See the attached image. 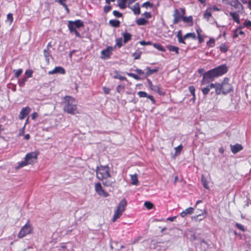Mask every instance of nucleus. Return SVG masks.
<instances>
[{
  "label": "nucleus",
  "mask_w": 251,
  "mask_h": 251,
  "mask_svg": "<svg viewBox=\"0 0 251 251\" xmlns=\"http://www.w3.org/2000/svg\"><path fill=\"white\" fill-rule=\"evenodd\" d=\"M173 16L174 17V20H173V24H176L178 23L181 20H182L183 16H182V15H181V13L179 12V10L178 9H176L174 10V14L173 15Z\"/></svg>",
  "instance_id": "11"
},
{
  "label": "nucleus",
  "mask_w": 251,
  "mask_h": 251,
  "mask_svg": "<svg viewBox=\"0 0 251 251\" xmlns=\"http://www.w3.org/2000/svg\"><path fill=\"white\" fill-rule=\"evenodd\" d=\"M124 89V86H122V85H119L117 87L116 90H117V92L120 93L121 92V90H123Z\"/></svg>",
  "instance_id": "59"
},
{
  "label": "nucleus",
  "mask_w": 251,
  "mask_h": 251,
  "mask_svg": "<svg viewBox=\"0 0 251 251\" xmlns=\"http://www.w3.org/2000/svg\"><path fill=\"white\" fill-rule=\"evenodd\" d=\"M113 15L116 17H122V14L121 13H120V12L117 11V10H114L113 11Z\"/></svg>",
  "instance_id": "52"
},
{
  "label": "nucleus",
  "mask_w": 251,
  "mask_h": 251,
  "mask_svg": "<svg viewBox=\"0 0 251 251\" xmlns=\"http://www.w3.org/2000/svg\"><path fill=\"white\" fill-rule=\"evenodd\" d=\"M62 102L65 112L71 114H75L77 112V102L73 97L66 96Z\"/></svg>",
  "instance_id": "3"
},
{
  "label": "nucleus",
  "mask_w": 251,
  "mask_h": 251,
  "mask_svg": "<svg viewBox=\"0 0 251 251\" xmlns=\"http://www.w3.org/2000/svg\"><path fill=\"white\" fill-rule=\"evenodd\" d=\"M140 44L143 46L151 45V42H146L145 41H142L139 42Z\"/></svg>",
  "instance_id": "58"
},
{
  "label": "nucleus",
  "mask_w": 251,
  "mask_h": 251,
  "mask_svg": "<svg viewBox=\"0 0 251 251\" xmlns=\"http://www.w3.org/2000/svg\"><path fill=\"white\" fill-rule=\"evenodd\" d=\"M228 4L234 7L238 13H242L243 6L238 0H228Z\"/></svg>",
  "instance_id": "8"
},
{
  "label": "nucleus",
  "mask_w": 251,
  "mask_h": 251,
  "mask_svg": "<svg viewBox=\"0 0 251 251\" xmlns=\"http://www.w3.org/2000/svg\"><path fill=\"white\" fill-rule=\"evenodd\" d=\"M15 72V76L16 77H19L22 73V69H19L17 70H14Z\"/></svg>",
  "instance_id": "51"
},
{
  "label": "nucleus",
  "mask_w": 251,
  "mask_h": 251,
  "mask_svg": "<svg viewBox=\"0 0 251 251\" xmlns=\"http://www.w3.org/2000/svg\"><path fill=\"white\" fill-rule=\"evenodd\" d=\"M143 16H144L146 18L150 19L151 17V14L150 12H145L143 14Z\"/></svg>",
  "instance_id": "54"
},
{
  "label": "nucleus",
  "mask_w": 251,
  "mask_h": 251,
  "mask_svg": "<svg viewBox=\"0 0 251 251\" xmlns=\"http://www.w3.org/2000/svg\"><path fill=\"white\" fill-rule=\"evenodd\" d=\"M188 38H191L193 39L196 40V36L195 33H188L184 36V39H187Z\"/></svg>",
  "instance_id": "35"
},
{
  "label": "nucleus",
  "mask_w": 251,
  "mask_h": 251,
  "mask_svg": "<svg viewBox=\"0 0 251 251\" xmlns=\"http://www.w3.org/2000/svg\"><path fill=\"white\" fill-rule=\"evenodd\" d=\"M236 227L239 229L240 230H241V231H245V228H244V227L243 225H242L241 224H238V223H237L236 225Z\"/></svg>",
  "instance_id": "55"
},
{
  "label": "nucleus",
  "mask_w": 251,
  "mask_h": 251,
  "mask_svg": "<svg viewBox=\"0 0 251 251\" xmlns=\"http://www.w3.org/2000/svg\"><path fill=\"white\" fill-rule=\"evenodd\" d=\"M126 74L129 76L132 77H133V78H134L136 80H140L141 79L140 76H139L138 75H135L134 74L131 73H127Z\"/></svg>",
  "instance_id": "43"
},
{
  "label": "nucleus",
  "mask_w": 251,
  "mask_h": 251,
  "mask_svg": "<svg viewBox=\"0 0 251 251\" xmlns=\"http://www.w3.org/2000/svg\"><path fill=\"white\" fill-rule=\"evenodd\" d=\"M182 149V145H180L176 147L175 148V150L176 151V154H178L180 153Z\"/></svg>",
  "instance_id": "49"
},
{
  "label": "nucleus",
  "mask_w": 251,
  "mask_h": 251,
  "mask_svg": "<svg viewBox=\"0 0 251 251\" xmlns=\"http://www.w3.org/2000/svg\"><path fill=\"white\" fill-rule=\"evenodd\" d=\"M28 165L25 159L24 161H22L18 163V166L17 167V169L21 168L24 166Z\"/></svg>",
  "instance_id": "37"
},
{
  "label": "nucleus",
  "mask_w": 251,
  "mask_h": 251,
  "mask_svg": "<svg viewBox=\"0 0 251 251\" xmlns=\"http://www.w3.org/2000/svg\"><path fill=\"white\" fill-rule=\"evenodd\" d=\"M213 89H215V93L216 95H219L221 93L223 94V87L222 84L215 83L214 84V87Z\"/></svg>",
  "instance_id": "15"
},
{
  "label": "nucleus",
  "mask_w": 251,
  "mask_h": 251,
  "mask_svg": "<svg viewBox=\"0 0 251 251\" xmlns=\"http://www.w3.org/2000/svg\"><path fill=\"white\" fill-rule=\"evenodd\" d=\"M230 16L232 18L234 21L236 22L238 24L240 23V19L239 15L237 12H230L229 13Z\"/></svg>",
  "instance_id": "22"
},
{
  "label": "nucleus",
  "mask_w": 251,
  "mask_h": 251,
  "mask_svg": "<svg viewBox=\"0 0 251 251\" xmlns=\"http://www.w3.org/2000/svg\"><path fill=\"white\" fill-rule=\"evenodd\" d=\"M142 7H145L146 9L150 8H152L153 7V4L150 1H146L142 4Z\"/></svg>",
  "instance_id": "36"
},
{
  "label": "nucleus",
  "mask_w": 251,
  "mask_h": 251,
  "mask_svg": "<svg viewBox=\"0 0 251 251\" xmlns=\"http://www.w3.org/2000/svg\"><path fill=\"white\" fill-rule=\"evenodd\" d=\"M227 67L226 65H220L210 70L203 74L201 84H206L214 79L215 77L222 75L227 73Z\"/></svg>",
  "instance_id": "2"
},
{
  "label": "nucleus",
  "mask_w": 251,
  "mask_h": 251,
  "mask_svg": "<svg viewBox=\"0 0 251 251\" xmlns=\"http://www.w3.org/2000/svg\"><path fill=\"white\" fill-rule=\"evenodd\" d=\"M130 178L131 180V183L134 185H137L138 184V180L137 178V175L136 174L134 175H130Z\"/></svg>",
  "instance_id": "26"
},
{
  "label": "nucleus",
  "mask_w": 251,
  "mask_h": 251,
  "mask_svg": "<svg viewBox=\"0 0 251 251\" xmlns=\"http://www.w3.org/2000/svg\"><path fill=\"white\" fill-rule=\"evenodd\" d=\"M201 181L204 188L208 190L209 189L208 183L203 175L201 176Z\"/></svg>",
  "instance_id": "28"
},
{
  "label": "nucleus",
  "mask_w": 251,
  "mask_h": 251,
  "mask_svg": "<svg viewBox=\"0 0 251 251\" xmlns=\"http://www.w3.org/2000/svg\"><path fill=\"white\" fill-rule=\"evenodd\" d=\"M177 39H178V43H182V44H186L185 42L184 41V40L185 39H184V36L183 37L182 36L181 37L177 38Z\"/></svg>",
  "instance_id": "57"
},
{
  "label": "nucleus",
  "mask_w": 251,
  "mask_h": 251,
  "mask_svg": "<svg viewBox=\"0 0 251 251\" xmlns=\"http://www.w3.org/2000/svg\"><path fill=\"white\" fill-rule=\"evenodd\" d=\"M112 7L109 5H106L103 8V10L105 13H107L111 10Z\"/></svg>",
  "instance_id": "53"
},
{
  "label": "nucleus",
  "mask_w": 251,
  "mask_h": 251,
  "mask_svg": "<svg viewBox=\"0 0 251 251\" xmlns=\"http://www.w3.org/2000/svg\"><path fill=\"white\" fill-rule=\"evenodd\" d=\"M30 111V109L29 107L22 108L19 115V119L21 120L24 119L25 116L28 114Z\"/></svg>",
  "instance_id": "13"
},
{
  "label": "nucleus",
  "mask_w": 251,
  "mask_h": 251,
  "mask_svg": "<svg viewBox=\"0 0 251 251\" xmlns=\"http://www.w3.org/2000/svg\"><path fill=\"white\" fill-rule=\"evenodd\" d=\"M214 87V83H211L210 84H208L206 86V87L202 88L201 89L202 92L204 95H206L208 94L210 90L211 89H213V87Z\"/></svg>",
  "instance_id": "18"
},
{
  "label": "nucleus",
  "mask_w": 251,
  "mask_h": 251,
  "mask_svg": "<svg viewBox=\"0 0 251 251\" xmlns=\"http://www.w3.org/2000/svg\"><path fill=\"white\" fill-rule=\"evenodd\" d=\"M141 52L140 51H136L132 53V56L134 57V59H139L140 58Z\"/></svg>",
  "instance_id": "38"
},
{
  "label": "nucleus",
  "mask_w": 251,
  "mask_h": 251,
  "mask_svg": "<svg viewBox=\"0 0 251 251\" xmlns=\"http://www.w3.org/2000/svg\"><path fill=\"white\" fill-rule=\"evenodd\" d=\"M212 15V12L211 8H207L204 13L203 14V18L207 20V21H209V18Z\"/></svg>",
  "instance_id": "24"
},
{
  "label": "nucleus",
  "mask_w": 251,
  "mask_h": 251,
  "mask_svg": "<svg viewBox=\"0 0 251 251\" xmlns=\"http://www.w3.org/2000/svg\"><path fill=\"white\" fill-rule=\"evenodd\" d=\"M32 227L29 224H26L21 229L18 233V236L21 238L25 237L27 234L31 233Z\"/></svg>",
  "instance_id": "6"
},
{
  "label": "nucleus",
  "mask_w": 251,
  "mask_h": 251,
  "mask_svg": "<svg viewBox=\"0 0 251 251\" xmlns=\"http://www.w3.org/2000/svg\"><path fill=\"white\" fill-rule=\"evenodd\" d=\"M109 24L113 27H118L120 26V22L117 20H111L109 22Z\"/></svg>",
  "instance_id": "27"
},
{
  "label": "nucleus",
  "mask_w": 251,
  "mask_h": 251,
  "mask_svg": "<svg viewBox=\"0 0 251 251\" xmlns=\"http://www.w3.org/2000/svg\"><path fill=\"white\" fill-rule=\"evenodd\" d=\"M7 21H9L11 24L13 22V15L11 13H8L7 15Z\"/></svg>",
  "instance_id": "50"
},
{
  "label": "nucleus",
  "mask_w": 251,
  "mask_h": 251,
  "mask_svg": "<svg viewBox=\"0 0 251 251\" xmlns=\"http://www.w3.org/2000/svg\"><path fill=\"white\" fill-rule=\"evenodd\" d=\"M182 21L184 23H191V25H193V17L191 16L189 17L183 16Z\"/></svg>",
  "instance_id": "32"
},
{
  "label": "nucleus",
  "mask_w": 251,
  "mask_h": 251,
  "mask_svg": "<svg viewBox=\"0 0 251 251\" xmlns=\"http://www.w3.org/2000/svg\"><path fill=\"white\" fill-rule=\"evenodd\" d=\"M135 15H139L140 13V8L138 2L136 3L131 8Z\"/></svg>",
  "instance_id": "19"
},
{
  "label": "nucleus",
  "mask_w": 251,
  "mask_h": 251,
  "mask_svg": "<svg viewBox=\"0 0 251 251\" xmlns=\"http://www.w3.org/2000/svg\"><path fill=\"white\" fill-rule=\"evenodd\" d=\"M144 206L149 210L152 209L153 207V204L150 201H145Z\"/></svg>",
  "instance_id": "39"
},
{
  "label": "nucleus",
  "mask_w": 251,
  "mask_h": 251,
  "mask_svg": "<svg viewBox=\"0 0 251 251\" xmlns=\"http://www.w3.org/2000/svg\"><path fill=\"white\" fill-rule=\"evenodd\" d=\"M137 95L140 98H145L148 96V94L144 91H139L137 93Z\"/></svg>",
  "instance_id": "47"
},
{
  "label": "nucleus",
  "mask_w": 251,
  "mask_h": 251,
  "mask_svg": "<svg viewBox=\"0 0 251 251\" xmlns=\"http://www.w3.org/2000/svg\"><path fill=\"white\" fill-rule=\"evenodd\" d=\"M245 25L247 27L251 26V22L249 20H246L244 23Z\"/></svg>",
  "instance_id": "62"
},
{
  "label": "nucleus",
  "mask_w": 251,
  "mask_h": 251,
  "mask_svg": "<svg viewBox=\"0 0 251 251\" xmlns=\"http://www.w3.org/2000/svg\"><path fill=\"white\" fill-rule=\"evenodd\" d=\"M96 176L98 179L102 181L104 186H112L115 182L110 174V168L107 165L97 167L96 169Z\"/></svg>",
  "instance_id": "1"
},
{
  "label": "nucleus",
  "mask_w": 251,
  "mask_h": 251,
  "mask_svg": "<svg viewBox=\"0 0 251 251\" xmlns=\"http://www.w3.org/2000/svg\"><path fill=\"white\" fill-rule=\"evenodd\" d=\"M38 114L36 112H34L31 114V118L33 120H35L37 117Z\"/></svg>",
  "instance_id": "64"
},
{
  "label": "nucleus",
  "mask_w": 251,
  "mask_h": 251,
  "mask_svg": "<svg viewBox=\"0 0 251 251\" xmlns=\"http://www.w3.org/2000/svg\"><path fill=\"white\" fill-rule=\"evenodd\" d=\"M220 50L222 52H226L227 51V48L224 43L222 44L220 46Z\"/></svg>",
  "instance_id": "40"
},
{
  "label": "nucleus",
  "mask_w": 251,
  "mask_h": 251,
  "mask_svg": "<svg viewBox=\"0 0 251 251\" xmlns=\"http://www.w3.org/2000/svg\"><path fill=\"white\" fill-rule=\"evenodd\" d=\"M239 35H244L245 33L242 30L237 29L233 34V38L234 39L236 38L239 36Z\"/></svg>",
  "instance_id": "33"
},
{
  "label": "nucleus",
  "mask_w": 251,
  "mask_h": 251,
  "mask_svg": "<svg viewBox=\"0 0 251 251\" xmlns=\"http://www.w3.org/2000/svg\"><path fill=\"white\" fill-rule=\"evenodd\" d=\"M136 22L138 25H144L148 23V21L144 18H141L137 19Z\"/></svg>",
  "instance_id": "25"
},
{
  "label": "nucleus",
  "mask_w": 251,
  "mask_h": 251,
  "mask_svg": "<svg viewBox=\"0 0 251 251\" xmlns=\"http://www.w3.org/2000/svg\"><path fill=\"white\" fill-rule=\"evenodd\" d=\"M135 72L140 75H144V72L142 70L139 69H136Z\"/></svg>",
  "instance_id": "63"
},
{
  "label": "nucleus",
  "mask_w": 251,
  "mask_h": 251,
  "mask_svg": "<svg viewBox=\"0 0 251 251\" xmlns=\"http://www.w3.org/2000/svg\"><path fill=\"white\" fill-rule=\"evenodd\" d=\"M206 44L209 47H213L215 45V40L213 38H210L209 40L207 42Z\"/></svg>",
  "instance_id": "41"
},
{
  "label": "nucleus",
  "mask_w": 251,
  "mask_h": 251,
  "mask_svg": "<svg viewBox=\"0 0 251 251\" xmlns=\"http://www.w3.org/2000/svg\"><path fill=\"white\" fill-rule=\"evenodd\" d=\"M151 89L160 95H164V93L161 91L160 88L158 85H151Z\"/></svg>",
  "instance_id": "21"
},
{
  "label": "nucleus",
  "mask_w": 251,
  "mask_h": 251,
  "mask_svg": "<svg viewBox=\"0 0 251 251\" xmlns=\"http://www.w3.org/2000/svg\"><path fill=\"white\" fill-rule=\"evenodd\" d=\"M49 75L55 74H64L65 73V69L62 67H56L54 69L49 72Z\"/></svg>",
  "instance_id": "12"
},
{
  "label": "nucleus",
  "mask_w": 251,
  "mask_h": 251,
  "mask_svg": "<svg viewBox=\"0 0 251 251\" xmlns=\"http://www.w3.org/2000/svg\"><path fill=\"white\" fill-rule=\"evenodd\" d=\"M228 78H226L221 83L223 87V94L224 95H226L233 91L231 85L228 82Z\"/></svg>",
  "instance_id": "7"
},
{
  "label": "nucleus",
  "mask_w": 251,
  "mask_h": 251,
  "mask_svg": "<svg viewBox=\"0 0 251 251\" xmlns=\"http://www.w3.org/2000/svg\"><path fill=\"white\" fill-rule=\"evenodd\" d=\"M167 48L170 51L175 52L176 54H178L179 53V48L177 47L169 45L167 46Z\"/></svg>",
  "instance_id": "23"
},
{
  "label": "nucleus",
  "mask_w": 251,
  "mask_h": 251,
  "mask_svg": "<svg viewBox=\"0 0 251 251\" xmlns=\"http://www.w3.org/2000/svg\"><path fill=\"white\" fill-rule=\"evenodd\" d=\"M32 71L31 70H27L25 72V74L27 75L28 77L32 76Z\"/></svg>",
  "instance_id": "61"
},
{
  "label": "nucleus",
  "mask_w": 251,
  "mask_h": 251,
  "mask_svg": "<svg viewBox=\"0 0 251 251\" xmlns=\"http://www.w3.org/2000/svg\"><path fill=\"white\" fill-rule=\"evenodd\" d=\"M38 153L36 151L31 152L27 153L25 157L26 161L29 164H34L37 159Z\"/></svg>",
  "instance_id": "5"
},
{
  "label": "nucleus",
  "mask_w": 251,
  "mask_h": 251,
  "mask_svg": "<svg viewBox=\"0 0 251 251\" xmlns=\"http://www.w3.org/2000/svg\"><path fill=\"white\" fill-rule=\"evenodd\" d=\"M116 45L119 47L121 48L123 46V39L122 38H119L116 40Z\"/></svg>",
  "instance_id": "46"
},
{
  "label": "nucleus",
  "mask_w": 251,
  "mask_h": 251,
  "mask_svg": "<svg viewBox=\"0 0 251 251\" xmlns=\"http://www.w3.org/2000/svg\"><path fill=\"white\" fill-rule=\"evenodd\" d=\"M189 90L193 96L195 97V88L193 86H190L189 87Z\"/></svg>",
  "instance_id": "48"
},
{
  "label": "nucleus",
  "mask_w": 251,
  "mask_h": 251,
  "mask_svg": "<svg viewBox=\"0 0 251 251\" xmlns=\"http://www.w3.org/2000/svg\"><path fill=\"white\" fill-rule=\"evenodd\" d=\"M116 75L114 76V78L119 79L121 80H126V77L123 76L118 74L117 72L115 73Z\"/></svg>",
  "instance_id": "45"
},
{
  "label": "nucleus",
  "mask_w": 251,
  "mask_h": 251,
  "mask_svg": "<svg viewBox=\"0 0 251 251\" xmlns=\"http://www.w3.org/2000/svg\"><path fill=\"white\" fill-rule=\"evenodd\" d=\"M153 46L158 50L165 52L166 51L165 49L160 44L157 43H153Z\"/></svg>",
  "instance_id": "34"
},
{
  "label": "nucleus",
  "mask_w": 251,
  "mask_h": 251,
  "mask_svg": "<svg viewBox=\"0 0 251 251\" xmlns=\"http://www.w3.org/2000/svg\"><path fill=\"white\" fill-rule=\"evenodd\" d=\"M68 26L71 33L73 32L76 29V28L72 24L68 22Z\"/></svg>",
  "instance_id": "44"
},
{
  "label": "nucleus",
  "mask_w": 251,
  "mask_h": 251,
  "mask_svg": "<svg viewBox=\"0 0 251 251\" xmlns=\"http://www.w3.org/2000/svg\"><path fill=\"white\" fill-rule=\"evenodd\" d=\"M127 3V0H118V6L119 7L122 9H124L126 8V3Z\"/></svg>",
  "instance_id": "30"
},
{
  "label": "nucleus",
  "mask_w": 251,
  "mask_h": 251,
  "mask_svg": "<svg viewBox=\"0 0 251 251\" xmlns=\"http://www.w3.org/2000/svg\"><path fill=\"white\" fill-rule=\"evenodd\" d=\"M95 188L96 192L99 195L102 196L104 197L108 196V194L104 190L100 182L95 184Z\"/></svg>",
  "instance_id": "10"
},
{
  "label": "nucleus",
  "mask_w": 251,
  "mask_h": 251,
  "mask_svg": "<svg viewBox=\"0 0 251 251\" xmlns=\"http://www.w3.org/2000/svg\"><path fill=\"white\" fill-rule=\"evenodd\" d=\"M113 50V47H108L106 49L101 51L100 57L103 59H107L110 58Z\"/></svg>",
  "instance_id": "9"
},
{
  "label": "nucleus",
  "mask_w": 251,
  "mask_h": 251,
  "mask_svg": "<svg viewBox=\"0 0 251 251\" xmlns=\"http://www.w3.org/2000/svg\"><path fill=\"white\" fill-rule=\"evenodd\" d=\"M123 36L124 38L123 42L124 44H126L131 39V35L126 32L123 33Z\"/></svg>",
  "instance_id": "20"
},
{
  "label": "nucleus",
  "mask_w": 251,
  "mask_h": 251,
  "mask_svg": "<svg viewBox=\"0 0 251 251\" xmlns=\"http://www.w3.org/2000/svg\"><path fill=\"white\" fill-rule=\"evenodd\" d=\"M26 81H27V78L26 77H25L24 78L19 80L18 81L19 86L21 87L24 86Z\"/></svg>",
  "instance_id": "42"
},
{
  "label": "nucleus",
  "mask_w": 251,
  "mask_h": 251,
  "mask_svg": "<svg viewBox=\"0 0 251 251\" xmlns=\"http://www.w3.org/2000/svg\"><path fill=\"white\" fill-rule=\"evenodd\" d=\"M44 52V56L45 57L46 61L48 63H49L50 62V52L49 51V50L48 49H46L43 51Z\"/></svg>",
  "instance_id": "29"
},
{
  "label": "nucleus",
  "mask_w": 251,
  "mask_h": 251,
  "mask_svg": "<svg viewBox=\"0 0 251 251\" xmlns=\"http://www.w3.org/2000/svg\"><path fill=\"white\" fill-rule=\"evenodd\" d=\"M102 89L104 93L105 94H108L110 93V89L107 87H103Z\"/></svg>",
  "instance_id": "56"
},
{
  "label": "nucleus",
  "mask_w": 251,
  "mask_h": 251,
  "mask_svg": "<svg viewBox=\"0 0 251 251\" xmlns=\"http://www.w3.org/2000/svg\"><path fill=\"white\" fill-rule=\"evenodd\" d=\"M147 72L146 73V76H149L151 75V74L157 72L158 71L157 68H155L153 69H151L150 67H147Z\"/></svg>",
  "instance_id": "31"
},
{
  "label": "nucleus",
  "mask_w": 251,
  "mask_h": 251,
  "mask_svg": "<svg viewBox=\"0 0 251 251\" xmlns=\"http://www.w3.org/2000/svg\"><path fill=\"white\" fill-rule=\"evenodd\" d=\"M194 209L193 207H190L187 209H186L185 210H183L181 213L180 216L181 217H184L188 214H192L194 212Z\"/></svg>",
  "instance_id": "16"
},
{
  "label": "nucleus",
  "mask_w": 251,
  "mask_h": 251,
  "mask_svg": "<svg viewBox=\"0 0 251 251\" xmlns=\"http://www.w3.org/2000/svg\"><path fill=\"white\" fill-rule=\"evenodd\" d=\"M147 98L149 99L153 103H155V100L152 96L148 94Z\"/></svg>",
  "instance_id": "60"
},
{
  "label": "nucleus",
  "mask_w": 251,
  "mask_h": 251,
  "mask_svg": "<svg viewBox=\"0 0 251 251\" xmlns=\"http://www.w3.org/2000/svg\"><path fill=\"white\" fill-rule=\"evenodd\" d=\"M127 206V201L125 199H122L119 202L115 211L114 214L112 219V221L115 222L118 219H119L122 213L124 212L126 209V207Z\"/></svg>",
  "instance_id": "4"
},
{
  "label": "nucleus",
  "mask_w": 251,
  "mask_h": 251,
  "mask_svg": "<svg viewBox=\"0 0 251 251\" xmlns=\"http://www.w3.org/2000/svg\"><path fill=\"white\" fill-rule=\"evenodd\" d=\"M70 24H72L76 28H79L83 26V22L80 20L75 21H69L68 22Z\"/></svg>",
  "instance_id": "17"
},
{
  "label": "nucleus",
  "mask_w": 251,
  "mask_h": 251,
  "mask_svg": "<svg viewBox=\"0 0 251 251\" xmlns=\"http://www.w3.org/2000/svg\"><path fill=\"white\" fill-rule=\"evenodd\" d=\"M230 149L232 152L236 154L243 150V147L240 144H236L234 145H230Z\"/></svg>",
  "instance_id": "14"
}]
</instances>
